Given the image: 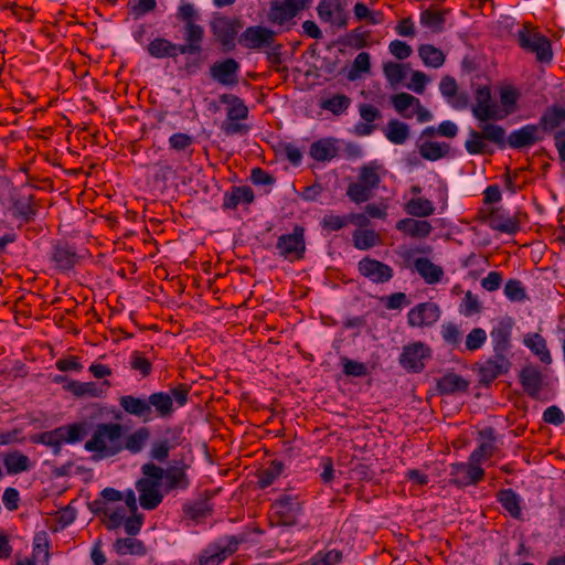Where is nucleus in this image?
Returning a JSON list of instances; mask_svg holds the SVG:
<instances>
[{
	"instance_id": "f257e3e1",
	"label": "nucleus",
	"mask_w": 565,
	"mask_h": 565,
	"mask_svg": "<svg viewBox=\"0 0 565 565\" xmlns=\"http://www.w3.org/2000/svg\"><path fill=\"white\" fill-rule=\"evenodd\" d=\"M121 409L130 416L149 423L154 417L170 418L174 408L170 394L166 392H153L149 396L122 395L118 399Z\"/></svg>"
},
{
	"instance_id": "f03ea898",
	"label": "nucleus",
	"mask_w": 565,
	"mask_h": 565,
	"mask_svg": "<svg viewBox=\"0 0 565 565\" xmlns=\"http://www.w3.org/2000/svg\"><path fill=\"white\" fill-rule=\"evenodd\" d=\"M122 437L124 426L121 424L99 423L95 426L92 437L85 443L84 448L94 452V460L115 457L121 452Z\"/></svg>"
},
{
	"instance_id": "7ed1b4c3",
	"label": "nucleus",
	"mask_w": 565,
	"mask_h": 565,
	"mask_svg": "<svg viewBox=\"0 0 565 565\" xmlns=\"http://www.w3.org/2000/svg\"><path fill=\"white\" fill-rule=\"evenodd\" d=\"M143 478L136 482V489L139 492L140 505L148 511L154 510L163 500L160 491L162 481V468L153 462H147L141 466Z\"/></svg>"
},
{
	"instance_id": "20e7f679",
	"label": "nucleus",
	"mask_w": 565,
	"mask_h": 565,
	"mask_svg": "<svg viewBox=\"0 0 565 565\" xmlns=\"http://www.w3.org/2000/svg\"><path fill=\"white\" fill-rule=\"evenodd\" d=\"M86 434L84 423H74L60 426L53 430L31 435L30 440L33 444L49 446L53 449L54 455H58L63 443L74 444L81 441Z\"/></svg>"
},
{
	"instance_id": "39448f33",
	"label": "nucleus",
	"mask_w": 565,
	"mask_h": 565,
	"mask_svg": "<svg viewBox=\"0 0 565 565\" xmlns=\"http://www.w3.org/2000/svg\"><path fill=\"white\" fill-rule=\"evenodd\" d=\"M246 541L245 534L225 535L207 544L200 553L198 562L200 565H220L234 553H236Z\"/></svg>"
},
{
	"instance_id": "423d86ee",
	"label": "nucleus",
	"mask_w": 565,
	"mask_h": 565,
	"mask_svg": "<svg viewBox=\"0 0 565 565\" xmlns=\"http://www.w3.org/2000/svg\"><path fill=\"white\" fill-rule=\"evenodd\" d=\"M518 41L522 49L534 53L537 61L546 63L552 60L553 52L548 39L537 32L530 23H525L518 31Z\"/></svg>"
},
{
	"instance_id": "0eeeda50",
	"label": "nucleus",
	"mask_w": 565,
	"mask_h": 565,
	"mask_svg": "<svg viewBox=\"0 0 565 565\" xmlns=\"http://www.w3.org/2000/svg\"><path fill=\"white\" fill-rule=\"evenodd\" d=\"M276 249L278 255L286 260L303 259L306 254L305 228L296 225L291 233L280 235L276 243Z\"/></svg>"
},
{
	"instance_id": "6e6552de",
	"label": "nucleus",
	"mask_w": 565,
	"mask_h": 565,
	"mask_svg": "<svg viewBox=\"0 0 565 565\" xmlns=\"http://www.w3.org/2000/svg\"><path fill=\"white\" fill-rule=\"evenodd\" d=\"M147 52L151 57L154 58H177L179 54L182 55H196L201 54V51L191 44L184 42L183 44H177L164 38H156L147 46Z\"/></svg>"
},
{
	"instance_id": "1a4fd4ad",
	"label": "nucleus",
	"mask_w": 565,
	"mask_h": 565,
	"mask_svg": "<svg viewBox=\"0 0 565 565\" xmlns=\"http://www.w3.org/2000/svg\"><path fill=\"white\" fill-rule=\"evenodd\" d=\"M196 17L198 14L192 3H184L180 6L177 12V18L184 22V41L190 42L202 52L204 29L202 25L195 23Z\"/></svg>"
},
{
	"instance_id": "9d476101",
	"label": "nucleus",
	"mask_w": 565,
	"mask_h": 565,
	"mask_svg": "<svg viewBox=\"0 0 565 565\" xmlns=\"http://www.w3.org/2000/svg\"><path fill=\"white\" fill-rule=\"evenodd\" d=\"M271 516L279 525H294L301 511V504L297 497L281 494L270 507Z\"/></svg>"
},
{
	"instance_id": "9b49d317",
	"label": "nucleus",
	"mask_w": 565,
	"mask_h": 565,
	"mask_svg": "<svg viewBox=\"0 0 565 565\" xmlns=\"http://www.w3.org/2000/svg\"><path fill=\"white\" fill-rule=\"evenodd\" d=\"M276 35L277 33L269 28L252 25L239 35L238 42L245 49L260 51L275 45Z\"/></svg>"
},
{
	"instance_id": "f8f14e48",
	"label": "nucleus",
	"mask_w": 565,
	"mask_h": 565,
	"mask_svg": "<svg viewBox=\"0 0 565 565\" xmlns=\"http://www.w3.org/2000/svg\"><path fill=\"white\" fill-rule=\"evenodd\" d=\"M242 28L243 22L238 18L216 17L211 22V32L222 46L227 50L234 47L236 35Z\"/></svg>"
},
{
	"instance_id": "ddd939ff",
	"label": "nucleus",
	"mask_w": 565,
	"mask_h": 565,
	"mask_svg": "<svg viewBox=\"0 0 565 565\" xmlns=\"http://www.w3.org/2000/svg\"><path fill=\"white\" fill-rule=\"evenodd\" d=\"M182 444V428L169 426L163 431V437L151 444L150 457L159 462H164L169 458L172 449Z\"/></svg>"
},
{
	"instance_id": "4468645a",
	"label": "nucleus",
	"mask_w": 565,
	"mask_h": 565,
	"mask_svg": "<svg viewBox=\"0 0 565 565\" xmlns=\"http://www.w3.org/2000/svg\"><path fill=\"white\" fill-rule=\"evenodd\" d=\"M380 166L371 162L361 167L359 180L355 182V203L365 202L373 195V190L380 184Z\"/></svg>"
},
{
	"instance_id": "2eb2a0df",
	"label": "nucleus",
	"mask_w": 565,
	"mask_h": 565,
	"mask_svg": "<svg viewBox=\"0 0 565 565\" xmlns=\"http://www.w3.org/2000/svg\"><path fill=\"white\" fill-rule=\"evenodd\" d=\"M329 49L334 51V65L349 82H352L353 63L350 57L353 55V34L349 33L345 38L334 41Z\"/></svg>"
},
{
	"instance_id": "dca6fc26",
	"label": "nucleus",
	"mask_w": 565,
	"mask_h": 565,
	"mask_svg": "<svg viewBox=\"0 0 565 565\" xmlns=\"http://www.w3.org/2000/svg\"><path fill=\"white\" fill-rule=\"evenodd\" d=\"M472 114L482 122L502 119V115L499 114V106L491 102V93L488 86H480L476 90V105L472 107Z\"/></svg>"
},
{
	"instance_id": "f3484780",
	"label": "nucleus",
	"mask_w": 565,
	"mask_h": 565,
	"mask_svg": "<svg viewBox=\"0 0 565 565\" xmlns=\"http://www.w3.org/2000/svg\"><path fill=\"white\" fill-rule=\"evenodd\" d=\"M190 466L183 459L173 461L167 469L162 468V479L164 478V490H186L190 487V478L186 473Z\"/></svg>"
},
{
	"instance_id": "a211bd4d",
	"label": "nucleus",
	"mask_w": 565,
	"mask_h": 565,
	"mask_svg": "<svg viewBox=\"0 0 565 565\" xmlns=\"http://www.w3.org/2000/svg\"><path fill=\"white\" fill-rule=\"evenodd\" d=\"M40 204L33 194H17L11 196V215L22 223H31L35 220Z\"/></svg>"
},
{
	"instance_id": "6ab92c4d",
	"label": "nucleus",
	"mask_w": 565,
	"mask_h": 565,
	"mask_svg": "<svg viewBox=\"0 0 565 565\" xmlns=\"http://www.w3.org/2000/svg\"><path fill=\"white\" fill-rule=\"evenodd\" d=\"M239 63L228 57L213 63L210 67V76L223 86H235L238 84Z\"/></svg>"
},
{
	"instance_id": "aec40b11",
	"label": "nucleus",
	"mask_w": 565,
	"mask_h": 565,
	"mask_svg": "<svg viewBox=\"0 0 565 565\" xmlns=\"http://www.w3.org/2000/svg\"><path fill=\"white\" fill-rule=\"evenodd\" d=\"M50 258L54 267L62 273L72 270L79 260L76 248L63 241L52 245Z\"/></svg>"
},
{
	"instance_id": "412c9836",
	"label": "nucleus",
	"mask_w": 565,
	"mask_h": 565,
	"mask_svg": "<svg viewBox=\"0 0 565 565\" xmlns=\"http://www.w3.org/2000/svg\"><path fill=\"white\" fill-rule=\"evenodd\" d=\"M451 482L466 487L468 484L478 483L484 476V470L470 458L467 463H452L450 466Z\"/></svg>"
},
{
	"instance_id": "4be33fe9",
	"label": "nucleus",
	"mask_w": 565,
	"mask_h": 565,
	"mask_svg": "<svg viewBox=\"0 0 565 565\" xmlns=\"http://www.w3.org/2000/svg\"><path fill=\"white\" fill-rule=\"evenodd\" d=\"M510 367L511 362L507 355L494 353L492 358L479 365V382L489 385L497 377L507 374Z\"/></svg>"
},
{
	"instance_id": "5701e85b",
	"label": "nucleus",
	"mask_w": 565,
	"mask_h": 565,
	"mask_svg": "<svg viewBox=\"0 0 565 565\" xmlns=\"http://www.w3.org/2000/svg\"><path fill=\"white\" fill-rule=\"evenodd\" d=\"M429 358L430 349L422 342H415L404 347L399 363L413 372H420L425 366V361Z\"/></svg>"
},
{
	"instance_id": "b1692460",
	"label": "nucleus",
	"mask_w": 565,
	"mask_h": 565,
	"mask_svg": "<svg viewBox=\"0 0 565 565\" xmlns=\"http://www.w3.org/2000/svg\"><path fill=\"white\" fill-rule=\"evenodd\" d=\"M308 0H284L273 2L268 12L271 23L282 25L292 20L297 13L306 7Z\"/></svg>"
},
{
	"instance_id": "393cba45",
	"label": "nucleus",
	"mask_w": 565,
	"mask_h": 565,
	"mask_svg": "<svg viewBox=\"0 0 565 565\" xmlns=\"http://www.w3.org/2000/svg\"><path fill=\"white\" fill-rule=\"evenodd\" d=\"M514 321L510 317L501 319L495 327L491 330V339L493 351L497 354L507 355L511 349V333Z\"/></svg>"
},
{
	"instance_id": "a878e982",
	"label": "nucleus",
	"mask_w": 565,
	"mask_h": 565,
	"mask_svg": "<svg viewBox=\"0 0 565 565\" xmlns=\"http://www.w3.org/2000/svg\"><path fill=\"white\" fill-rule=\"evenodd\" d=\"M321 21L342 28L348 23V14L340 0H321L318 8Z\"/></svg>"
},
{
	"instance_id": "bb28decb",
	"label": "nucleus",
	"mask_w": 565,
	"mask_h": 565,
	"mask_svg": "<svg viewBox=\"0 0 565 565\" xmlns=\"http://www.w3.org/2000/svg\"><path fill=\"white\" fill-rule=\"evenodd\" d=\"M440 317L439 307L434 302H423L408 312V323L412 327L434 324Z\"/></svg>"
},
{
	"instance_id": "cd10ccee",
	"label": "nucleus",
	"mask_w": 565,
	"mask_h": 565,
	"mask_svg": "<svg viewBox=\"0 0 565 565\" xmlns=\"http://www.w3.org/2000/svg\"><path fill=\"white\" fill-rule=\"evenodd\" d=\"M359 271L376 284L386 282L393 277V269L388 265L369 257L359 263Z\"/></svg>"
},
{
	"instance_id": "c85d7f7f",
	"label": "nucleus",
	"mask_w": 565,
	"mask_h": 565,
	"mask_svg": "<svg viewBox=\"0 0 565 565\" xmlns=\"http://www.w3.org/2000/svg\"><path fill=\"white\" fill-rule=\"evenodd\" d=\"M520 383L524 392L532 398H537L543 387L544 376L535 365L527 364L520 371Z\"/></svg>"
},
{
	"instance_id": "c756f323",
	"label": "nucleus",
	"mask_w": 565,
	"mask_h": 565,
	"mask_svg": "<svg viewBox=\"0 0 565 565\" xmlns=\"http://www.w3.org/2000/svg\"><path fill=\"white\" fill-rule=\"evenodd\" d=\"M542 140L540 135V126L526 125L518 130L512 131L508 137V145L513 149H521L533 146Z\"/></svg>"
},
{
	"instance_id": "7c9ffc66",
	"label": "nucleus",
	"mask_w": 565,
	"mask_h": 565,
	"mask_svg": "<svg viewBox=\"0 0 565 565\" xmlns=\"http://www.w3.org/2000/svg\"><path fill=\"white\" fill-rule=\"evenodd\" d=\"M211 495L205 492V497L203 499H198L194 501H189L183 503L182 512L190 520L195 523H200L204 521L206 518L211 516L214 512L213 505L210 502Z\"/></svg>"
},
{
	"instance_id": "2f4dec72",
	"label": "nucleus",
	"mask_w": 565,
	"mask_h": 565,
	"mask_svg": "<svg viewBox=\"0 0 565 565\" xmlns=\"http://www.w3.org/2000/svg\"><path fill=\"white\" fill-rule=\"evenodd\" d=\"M255 200L254 191L248 185H233L223 195V210H235L241 203L252 204Z\"/></svg>"
},
{
	"instance_id": "473e14b6",
	"label": "nucleus",
	"mask_w": 565,
	"mask_h": 565,
	"mask_svg": "<svg viewBox=\"0 0 565 565\" xmlns=\"http://www.w3.org/2000/svg\"><path fill=\"white\" fill-rule=\"evenodd\" d=\"M151 431L148 426H140L121 439V451L127 450L131 455L140 454L148 440L150 439Z\"/></svg>"
},
{
	"instance_id": "72a5a7b5",
	"label": "nucleus",
	"mask_w": 565,
	"mask_h": 565,
	"mask_svg": "<svg viewBox=\"0 0 565 565\" xmlns=\"http://www.w3.org/2000/svg\"><path fill=\"white\" fill-rule=\"evenodd\" d=\"M468 387L469 382L454 372H447L437 380V391L441 395L465 393L468 391Z\"/></svg>"
},
{
	"instance_id": "f704fd0d",
	"label": "nucleus",
	"mask_w": 565,
	"mask_h": 565,
	"mask_svg": "<svg viewBox=\"0 0 565 565\" xmlns=\"http://www.w3.org/2000/svg\"><path fill=\"white\" fill-rule=\"evenodd\" d=\"M396 228L404 234L415 238L427 237L433 231V226L428 221L415 218L399 220L396 223Z\"/></svg>"
},
{
	"instance_id": "c9c22d12",
	"label": "nucleus",
	"mask_w": 565,
	"mask_h": 565,
	"mask_svg": "<svg viewBox=\"0 0 565 565\" xmlns=\"http://www.w3.org/2000/svg\"><path fill=\"white\" fill-rule=\"evenodd\" d=\"M220 102L227 105L226 118L230 120H245L248 118V107L245 102L233 94H222Z\"/></svg>"
},
{
	"instance_id": "e433bc0d",
	"label": "nucleus",
	"mask_w": 565,
	"mask_h": 565,
	"mask_svg": "<svg viewBox=\"0 0 565 565\" xmlns=\"http://www.w3.org/2000/svg\"><path fill=\"white\" fill-rule=\"evenodd\" d=\"M416 271L425 279L427 284L439 282L444 270L426 257L417 258L414 263Z\"/></svg>"
},
{
	"instance_id": "4c0bfd02",
	"label": "nucleus",
	"mask_w": 565,
	"mask_h": 565,
	"mask_svg": "<svg viewBox=\"0 0 565 565\" xmlns=\"http://www.w3.org/2000/svg\"><path fill=\"white\" fill-rule=\"evenodd\" d=\"M310 156L316 161H330L338 154V148L330 138L319 139L311 143Z\"/></svg>"
},
{
	"instance_id": "58836bf2",
	"label": "nucleus",
	"mask_w": 565,
	"mask_h": 565,
	"mask_svg": "<svg viewBox=\"0 0 565 565\" xmlns=\"http://www.w3.org/2000/svg\"><path fill=\"white\" fill-rule=\"evenodd\" d=\"M360 116L365 121L355 126V132L360 136H367L373 132L375 125L372 122L381 118V111L373 105L362 104L359 107Z\"/></svg>"
},
{
	"instance_id": "ea45409f",
	"label": "nucleus",
	"mask_w": 565,
	"mask_h": 565,
	"mask_svg": "<svg viewBox=\"0 0 565 565\" xmlns=\"http://www.w3.org/2000/svg\"><path fill=\"white\" fill-rule=\"evenodd\" d=\"M486 223L490 228L507 234H514L519 231V224L514 218L504 216L499 212H492L490 215H488Z\"/></svg>"
},
{
	"instance_id": "a19ab883",
	"label": "nucleus",
	"mask_w": 565,
	"mask_h": 565,
	"mask_svg": "<svg viewBox=\"0 0 565 565\" xmlns=\"http://www.w3.org/2000/svg\"><path fill=\"white\" fill-rule=\"evenodd\" d=\"M392 104L403 117L412 118L415 107H419V99L408 93H398L392 97Z\"/></svg>"
},
{
	"instance_id": "79ce46f5",
	"label": "nucleus",
	"mask_w": 565,
	"mask_h": 565,
	"mask_svg": "<svg viewBox=\"0 0 565 565\" xmlns=\"http://www.w3.org/2000/svg\"><path fill=\"white\" fill-rule=\"evenodd\" d=\"M524 344L540 358V360L550 364L552 362V358L550 351L546 347L545 339L539 333H527L523 340Z\"/></svg>"
},
{
	"instance_id": "37998d69",
	"label": "nucleus",
	"mask_w": 565,
	"mask_h": 565,
	"mask_svg": "<svg viewBox=\"0 0 565 565\" xmlns=\"http://www.w3.org/2000/svg\"><path fill=\"white\" fill-rule=\"evenodd\" d=\"M3 465L9 475H18L30 469V459L26 455L14 450L3 458Z\"/></svg>"
},
{
	"instance_id": "c03bdc74",
	"label": "nucleus",
	"mask_w": 565,
	"mask_h": 565,
	"mask_svg": "<svg viewBox=\"0 0 565 565\" xmlns=\"http://www.w3.org/2000/svg\"><path fill=\"white\" fill-rule=\"evenodd\" d=\"M565 121V108L552 106L546 109L540 119V130L551 131L559 127Z\"/></svg>"
},
{
	"instance_id": "a18cd8bd",
	"label": "nucleus",
	"mask_w": 565,
	"mask_h": 565,
	"mask_svg": "<svg viewBox=\"0 0 565 565\" xmlns=\"http://www.w3.org/2000/svg\"><path fill=\"white\" fill-rule=\"evenodd\" d=\"M481 436L488 438V440L483 441L469 457L472 462H477L479 466L482 460L490 458L495 449L493 430L491 428L481 431Z\"/></svg>"
},
{
	"instance_id": "49530a36",
	"label": "nucleus",
	"mask_w": 565,
	"mask_h": 565,
	"mask_svg": "<svg viewBox=\"0 0 565 565\" xmlns=\"http://www.w3.org/2000/svg\"><path fill=\"white\" fill-rule=\"evenodd\" d=\"M384 135L392 143L403 145L409 137V127L405 122L392 119L387 122Z\"/></svg>"
},
{
	"instance_id": "de8ad7c7",
	"label": "nucleus",
	"mask_w": 565,
	"mask_h": 565,
	"mask_svg": "<svg viewBox=\"0 0 565 565\" xmlns=\"http://www.w3.org/2000/svg\"><path fill=\"white\" fill-rule=\"evenodd\" d=\"M419 153L420 156L429 161H436L438 159H441L446 157L449 152V145L448 143H440L435 141H423L419 147Z\"/></svg>"
},
{
	"instance_id": "09e8293b",
	"label": "nucleus",
	"mask_w": 565,
	"mask_h": 565,
	"mask_svg": "<svg viewBox=\"0 0 565 565\" xmlns=\"http://www.w3.org/2000/svg\"><path fill=\"white\" fill-rule=\"evenodd\" d=\"M498 501L514 519L522 515L520 507V498L512 489H504L498 492Z\"/></svg>"
},
{
	"instance_id": "8fccbe9b",
	"label": "nucleus",
	"mask_w": 565,
	"mask_h": 565,
	"mask_svg": "<svg viewBox=\"0 0 565 565\" xmlns=\"http://www.w3.org/2000/svg\"><path fill=\"white\" fill-rule=\"evenodd\" d=\"M285 465L280 460H273L270 465L258 473V486L266 489L284 472Z\"/></svg>"
},
{
	"instance_id": "3c124183",
	"label": "nucleus",
	"mask_w": 565,
	"mask_h": 565,
	"mask_svg": "<svg viewBox=\"0 0 565 565\" xmlns=\"http://www.w3.org/2000/svg\"><path fill=\"white\" fill-rule=\"evenodd\" d=\"M405 210L407 214L415 217H427L434 214L435 206L431 201L425 198L412 199L407 202Z\"/></svg>"
},
{
	"instance_id": "603ef678",
	"label": "nucleus",
	"mask_w": 565,
	"mask_h": 565,
	"mask_svg": "<svg viewBox=\"0 0 565 565\" xmlns=\"http://www.w3.org/2000/svg\"><path fill=\"white\" fill-rule=\"evenodd\" d=\"M418 54L426 66L440 67L445 62L444 53L430 44H423L418 47Z\"/></svg>"
},
{
	"instance_id": "864d4df0",
	"label": "nucleus",
	"mask_w": 565,
	"mask_h": 565,
	"mask_svg": "<svg viewBox=\"0 0 565 565\" xmlns=\"http://www.w3.org/2000/svg\"><path fill=\"white\" fill-rule=\"evenodd\" d=\"M411 71L409 64H402L396 62H387L383 65V72L388 81V83L393 86L398 85L406 77L407 73Z\"/></svg>"
},
{
	"instance_id": "5fc2aeb1",
	"label": "nucleus",
	"mask_w": 565,
	"mask_h": 565,
	"mask_svg": "<svg viewBox=\"0 0 565 565\" xmlns=\"http://www.w3.org/2000/svg\"><path fill=\"white\" fill-rule=\"evenodd\" d=\"M446 11H437L427 9L420 13V24L433 32H441L444 30Z\"/></svg>"
},
{
	"instance_id": "6e6d98bb",
	"label": "nucleus",
	"mask_w": 565,
	"mask_h": 565,
	"mask_svg": "<svg viewBox=\"0 0 565 565\" xmlns=\"http://www.w3.org/2000/svg\"><path fill=\"white\" fill-rule=\"evenodd\" d=\"M351 104V98L345 95H333L320 102V107L324 110L331 111L333 115L343 114Z\"/></svg>"
},
{
	"instance_id": "4d7b16f0",
	"label": "nucleus",
	"mask_w": 565,
	"mask_h": 565,
	"mask_svg": "<svg viewBox=\"0 0 565 565\" xmlns=\"http://www.w3.org/2000/svg\"><path fill=\"white\" fill-rule=\"evenodd\" d=\"M381 244L380 235L371 228H355V248L370 249Z\"/></svg>"
},
{
	"instance_id": "13d9d810",
	"label": "nucleus",
	"mask_w": 565,
	"mask_h": 565,
	"mask_svg": "<svg viewBox=\"0 0 565 565\" xmlns=\"http://www.w3.org/2000/svg\"><path fill=\"white\" fill-rule=\"evenodd\" d=\"M353 223V213L347 215L326 214L321 221V227L327 232H337Z\"/></svg>"
},
{
	"instance_id": "bf43d9fd",
	"label": "nucleus",
	"mask_w": 565,
	"mask_h": 565,
	"mask_svg": "<svg viewBox=\"0 0 565 565\" xmlns=\"http://www.w3.org/2000/svg\"><path fill=\"white\" fill-rule=\"evenodd\" d=\"M282 47L281 43H276L270 50L266 52V60L269 63L270 67L281 74L284 78L288 77V67L282 64Z\"/></svg>"
},
{
	"instance_id": "052dcab7",
	"label": "nucleus",
	"mask_w": 565,
	"mask_h": 565,
	"mask_svg": "<svg viewBox=\"0 0 565 565\" xmlns=\"http://www.w3.org/2000/svg\"><path fill=\"white\" fill-rule=\"evenodd\" d=\"M383 13L370 9L362 2H355V21H363L366 24H381L383 22Z\"/></svg>"
},
{
	"instance_id": "680f3d73",
	"label": "nucleus",
	"mask_w": 565,
	"mask_h": 565,
	"mask_svg": "<svg viewBox=\"0 0 565 565\" xmlns=\"http://www.w3.org/2000/svg\"><path fill=\"white\" fill-rule=\"evenodd\" d=\"M482 138L489 140L499 147L503 148L505 146V130L498 125L494 124H483L480 126Z\"/></svg>"
},
{
	"instance_id": "e2e57ef3",
	"label": "nucleus",
	"mask_w": 565,
	"mask_h": 565,
	"mask_svg": "<svg viewBox=\"0 0 565 565\" xmlns=\"http://www.w3.org/2000/svg\"><path fill=\"white\" fill-rule=\"evenodd\" d=\"M518 97V92L511 87H504L501 89L500 102L502 108L499 107V114L502 115V119H504L507 116H509L515 110Z\"/></svg>"
},
{
	"instance_id": "0e129e2a",
	"label": "nucleus",
	"mask_w": 565,
	"mask_h": 565,
	"mask_svg": "<svg viewBox=\"0 0 565 565\" xmlns=\"http://www.w3.org/2000/svg\"><path fill=\"white\" fill-rule=\"evenodd\" d=\"M130 367L138 372L142 377H148L152 373V363L140 351H132L130 356Z\"/></svg>"
},
{
	"instance_id": "69168bd1",
	"label": "nucleus",
	"mask_w": 565,
	"mask_h": 565,
	"mask_svg": "<svg viewBox=\"0 0 565 565\" xmlns=\"http://www.w3.org/2000/svg\"><path fill=\"white\" fill-rule=\"evenodd\" d=\"M65 388L75 396H97L98 390L94 382L71 381Z\"/></svg>"
},
{
	"instance_id": "338daca9",
	"label": "nucleus",
	"mask_w": 565,
	"mask_h": 565,
	"mask_svg": "<svg viewBox=\"0 0 565 565\" xmlns=\"http://www.w3.org/2000/svg\"><path fill=\"white\" fill-rule=\"evenodd\" d=\"M487 341V332L482 328L472 329L466 337L465 348L468 351L479 350Z\"/></svg>"
},
{
	"instance_id": "774afa93",
	"label": "nucleus",
	"mask_w": 565,
	"mask_h": 565,
	"mask_svg": "<svg viewBox=\"0 0 565 565\" xmlns=\"http://www.w3.org/2000/svg\"><path fill=\"white\" fill-rule=\"evenodd\" d=\"M504 295L511 301H523L526 299L525 289L520 280L510 279L504 286Z\"/></svg>"
}]
</instances>
